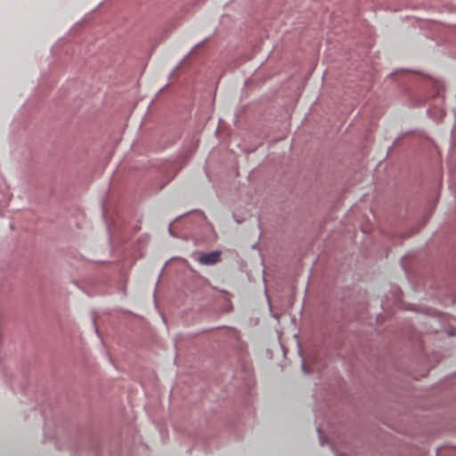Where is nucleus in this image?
I'll return each mask as SVG.
<instances>
[{
	"label": "nucleus",
	"instance_id": "nucleus-4",
	"mask_svg": "<svg viewBox=\"0 0 456 456\" xmlns=\"http://www.w3.org/2000/svg\"><path fill=\"white\" fill-rule=\"evenodd\" d=\"M232 385L234 388L246 395L247 411L250 412L249 401L252 399L255 385L250 368L242 363L241 371L233 374Z\"/></svg>",
	"mask_w": 456,
	"mask_h": 456
},
{
	"label": "nucleus",
	"instance_id": "nucleus-19",
	"mask_svg": "<svg viewBox=\"0 0 456 456\" xmlns=\"http://www.w3.org/2000/svg\"><path fill=\"white\" fill-rule=\"evenodd\" d=\"M87 53H88L89 55H93V54H94V53L92 52V50H91V49H88V50H87Z\"/></svg>",
	"mask_w": 456,
	"mask_h": 456
},
{
	"label": "nucleus",
	"instance_id": "nucleus-3",
	"mask_svg": "<svg viewBox=\"0 0 456 456\" xmlns=\"http://www.w3.org/2000/svg\"><path fill=\"white\" fill-rule=\"evenodd\" d=\"M183 216H186L184 222L188 233L206 242L215 239L214 228L201 210L193 209L184 214ZM182 217L183 216H180V218ZM176 220L178 224L182 222L179 220V217Z\"/></svg>",
	"mask_w": 456,
	"mask_h": 456
},
{
	"label": "nucleus",
	"instance_id": "nucleus-7",
	"mask_svg": "<svg viewBox=\"0 0 456 456\" xmlns=\"http://www.w3.org/2000/svg\"><path fill=\"white\" fill-rule=\"evenodd\" d=\"M191 440L194 443V447H202L204 449L211 448L210 436L207 433L197 432L193 435H190Z\"/></svg>",
	"mask_w": 456,
	"mask_h": 456
},
{
	"label": "nucleus",
	"instance_id": "nucleus-5",
	"mask_svg": "<svg viewBox=\"0 0 456 456\" xmlns=\"http://www.w3.org/2000/svg\"><path fill=\"white\" fill-rule=\"evenodd\" d=\"M213 338L218 344H228L236 347L240 352L244 350V342L240 340L239 331L235 329L221 330L219 327L216 328Z\"/></svg>",
	"mask_w": 456,
	"mask_h": 456
},
{
	"label": "nucleus",
	"instance_id": "nucleus-11",
	"mask_svg": "<svg viewBox=\"0 0 456 456\" xmlns=\"http://www.w3.org/2000/svg\"><path fill=\"white\" fill-rule=\"evenodd\" d=\"M3 377L5 379V381L8 382L10 387L15 391L14 382L12 380V378L10 376V372L7 369H4Z\"/></svg>",
	"mask_w": 456,
	"mask_h": 456
},
{
	"label": "nucleus",
	"instance_id": "nucleus-17",
	"mask_svg": "<svg viewBox=\"0 0 456 456\" xmlns=\"http://www.w3.org/2000/svg\"><path fill=\"white\" fill-rule=\"evenodd\" d=\"M313 277H314V265L309 269V285L311 284Z\"/></svg>",
	"mask_w": 456,
	"mask_h": 456
},
{
	"label": "nucleus",
	"instance_id": "nucleus-10",
	"mask_svg": "<svg viewBox=\"0 0 456 456\" xmlns=\"http://www.w3.org/2000/svg\"><path fill=\"white\" fill-rule=\"evenodd\" d=\"M102 217L105 221V224H106V228H107V231H108V233H109V241H110V244L111 245V247H114V240H115V235L112 232V228L110 226V224H109V222L107 221V216H106V211H105V206H104V202L102 201Z\"/></svg>",
	"mask_w": 456,
	"mask_h": 456
},
{
	"label": "nucleus",
	"instance_id": "nucleus-18",
	"mask_svg": "<svg viewBox=\"0 0 456 456\" xmlns=\"http://www.w3.org/2000/svg\"><path fill=\"white\" fill-rule=\"evenodd\" d=\"M141 229V224H140V222L138 224H136L134 227V232H138L139 230Z\"/></svg>",
	"mask_w": 456,
	"mask_h": 456
},
{
	"label": "nucleus",
	"instance_id": "nucleus-21",
	"mask_svg": "<svg viewBox=\"0 0 456 456\" xmlns=\"http://www.w3.org/2000/svg\"><path fill=\"white\" fill-rule=\"evenodd\" d=\"M313 108H314V103H312V104L310 105V107H309V110H313Z\"/></svg>",
	"mask_w": 456,
	"mask_h": 456
},
{
	"label": "nucleus",
	"instance_id": "nucleus-6",
	"mask_svg": "<svg viewBox=\"0 0 456 456\" xmlns=\"http://www.w3.org/2000/svg\"><path fill=\"white\" fill-rule=\"evenodd\" d=\"M27 379V378H24L23 381H21L19 385V389L20 393L26 395L28 397V400L35 401L38 405L44 404L45 399V394L38 391L30 394V387Z\"/></svg>",
	"mask_w": 456,
	"mask_h": 456
},
{
	"label": "nucleus",
	"instance_id": "nucleus-20",
	"mask_svg": "<svg viewBox=\"0 0 456 456\" xmlns=\"http://www.w3.org/2000/svg\"><path fill=\"white\" fill-rule=\"evenodd\" d=\"M227 303H228V306H229V309L227 311H229L232 306V304L230 301H227Z\"/></svg>",
	"mask_w": 456,
	"mask_h": 456
},
{
	"label": "nucleus",
	"instance_id": "nucleus-1",
	"mask_svg": "<svg viewBox=\"0 0 456 456\" xmlns=\"http://www.w3.org/2000/svg\"><path fill=\"white\" fill-rule=\"evenodd\" d=\"M42 414L45 419L44 436L47 439L56 440L59 449L69 448L78 452L86 448L94 456H102V442L98 436H90L86 442L80 431L71 434L64 425L56 426V421L48 418L45 410L42 411Z\"/></svg>",
	"mask_w": 456,
	"mask_h": 456
},
{
	"label": "nucleus",
	"instance_id": "nucleus-16",
	"mask_svg": "<svg viewBox=\"0 0 456 456\" xmlns=\"http://www.w3.org/2000/svg\"><path fill=\"white\" fill-rule=\"evenodd\" d=\"M93 325H94V330H95V333L97 334V336L100 338V332H99V330H98V327L96 325V320L95 318H93Z\"/></svg>",
	"mask_w": 456,
	"mask_h": 456
},
{
	"label": "nucleus",
	"instance_id": "nucleus-12",
	"mask_svg": "<svg viewBox=\"0 0 456 456\" xmlns=\"http://www.w3.org/2000/svg\"><path fill=\"white\" fill-rule=\"evenodd\" d=\"M242 420L240 419H238L237 422L235 423H232V432L234 433V436L237 437V438H240V428H239V425L240 424Z\"/></svg>",
	"mask_w": 456,
	"mask_h": 456
},
{
	"label": "nucleus",
	"instance_id": "nucleus-9",
	"mask_svg": "<svg viewBox=\"0 0 456 456\" xmlns=\"http://www.w3.org/2000/svg\"><path fill=\"white\" fill-rule=\"evenodd\" d=\"M208 38L203 39L200 43L196 44L191 50L180 61V62L174 68L172 72L170 73V77L175 75L180 68L183 65V63L187 61V59L192 54V53L200 45H204L207 42Z\"/></svg>",
	"mask_w": 456,
	"mask_h": 456
},
{
	"label": "nucleus",
	"instance_id": "nucleus-13",
	"mask_svg": "<svg viewBox=\"0 0 456 456\" xmlns=\"http://www.w3.org/2000/svg\"><path fill=\"white\" fill-rule=\"evenodd\" d=\"M301 369H302V371L305 374H309L312 372V368L306 364L305 358L303 356H302Z\"/></svg>",
	"mask_w": 456,
	"mask_h": 456
},
{
	"label": "nucleus",
	"instance_id": "nucleus-15",
	"mask_svg": "<svg viewBox=\"0 0 456 456\" xmlns=\"http://www.w3.org/2000/svg\"><path fill=\"white\" fill-rule=\"evenodd\" d=\"M168 232H169V234L172 236V237H175V238H181L183 237V235L182 234H179L177 232H175V230L173 229L172 227V224H169V227H168Z\"/></svg>",
	"mask_w": 456,
	"mask_h": 456
},
{
	"label": "nucleus",
	"instance_id": "nucleus-2",
	"mask_svg": "<svg viewBox=\"0 0 456 456\" xmlns=\"http://www.w3.org/2000/svg\"><path fill=\"white\" fill-rule=\"evenodd\" d=\"M77 45L70 43L68 39L60 38L52 47V54L55 60L50 64L48 77H43L42 84H48L59 71H62L68 67L77 69H86L89 63L80 56V53H77Z\"/></svg>",
	"mask_w": 456,
	"mask_h": 456
},
{
	"label": "nucleus",
	"instance_id": "nucleus-22",
	"mask_svg": "<svg viewBox=\"0 0 456 456\" xmlns=\"http://www.w3.org/2000/svg\"><path fill=\"white\" fill-rule=\"evenodd\" d=\"M110 453L111 454V456H119V455H113L112 452H110Z\"/></svg>",
	"mask_w": 456,
	"mask_h": 456
},
{
	"label": "nucleus",
	"instance_id": "nucleus-8",
	"mask_svg": "<svg viewBox=\"0 0 456 456\" xmlns=\"http://www.w3.org/2000/svg\"><path fill=\"white\" fill-rule=\"evenodd\" d=\"M221 251L213 250L202 253L199 257V262L204 265H213L220 260Z\"/></svg>",
	"mask_w": 456,
	"mask_h": 456
},
{
	"label": "nucleus",
	"instance_id": "nucleus-14",
	"mask_svg": "<svg viewBox=\"0 0 456 456\" xmlns=\"http://www.w3.org/2000/svg\"><path fill=\"white\" fill-rule=\"evenodd\" d=\"M149 240H150L149 234L144 233L138 238L137 242H138V244H141V245H146L148 243Z\"/></svg>",
	"mask_w": 456,
	"mask_h": 456
}]
</instances>
